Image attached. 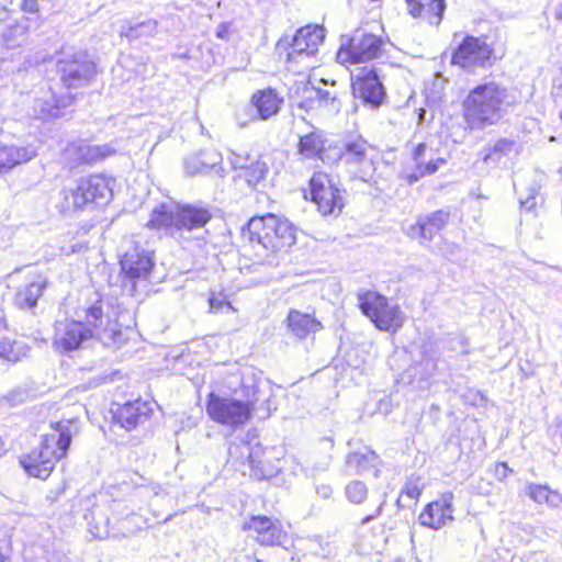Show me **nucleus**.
I'll return each instance as SVG.
<instances>
[{
	"instance_id": "1",
	"label": "nucleus",
	"mask_w": 562,
	"mask_h": 562,
	"mask_svg": "<svg viewBox=\"0 0 562 562\" xmlns=\"http://www.w3.org/2000/svg\"><path fill=\"white\" fill-rule=\"evenodd\" d=\"M115 312L102 300L83 308L82 319H63L54 325L53 348L58 352L78 350L92 338L109 348H120L126 341Z\"/></svg>"
},
{
	"instance_id": "2",
	"label": "nucleus",
	"mask_w": 562,
	"mask_h": 562,
	"mask_svg": "<svg viewBox=\"0 0 562 562\" xmlns=\"http://www.w3.org/2000/svg\"><path fill=\"white\" fill-rule=\"evenodd\" d=\"M514 101L508 89L496 82L481 83L470 90L463 100V117L471 131H483L497 124Z\"/></svg>"
},
{
	"instance_id": "3",
	"label": "nucleus",
	"mask_w": 562,
	"mask_h": 562,
	"mask_svg": "<svg viewBox=\"0 0 562 562\" xmlns=\"http://www.w3.org/2000/svg\"><path fill=\"white\" fill-rule=\"evenodd\" d=\"M78 431L75 419L52 424V432L45 435L38 450L21 459V465L29 475L45 480L54 470L58 460L67 452L72 436Z\"/></svg>"
},
{
	"instance_id": "4",
	"label": "nucleus",
	"mask_w": 562,
	"mask_h": 562,
	"mask_svg": "<svg viewBox=\"0 0 562 562\" xmlns=\"http://www.w3.org/2000/svg\"><path fill=\"white\" fill-rule=\"evenodd\" d=\"M325 38V29L319 25H306L296 31L292 40L281 38L277 50L286 52V68L293 72H304L317 65L316 55Z\"/></svg>"
},
{
	"instance_id": "5",
	"label": "nucleus",
	"mask_w": 562,
	"mask_h": 562,
	"mask_svg": "<svg viewBox=\"0 0 562 562\" xmlns=\"http://www.w3.org/2000/svg\"><path fill=\"white\" fill-rule=\"evenodd\" d=\"M59 209L64 213L83 210L89 204L105 203L112 198L110 180L100 175L80 179L74 187L65 188Z\"/></svg>"
},
{
	"instance_id": "6",
	"label": "nucleus",
	"mask_w": 562,
	"mask_h": 562,
	"mask_svg": "<svg viewBox=\"0 0 562 562\" xmlns=\"http://www.w3.org/2000/svg\"><path fill=\"white\" fill-rule=\"evenodd\" d=\"M358 302L361 312L380 330L395 333L403 326L402 311L398 305L391 304L385 296L374 291H368L358 295Z\"/></svg>"
},
{
	"instance_id": "7",
	"label": "nucleus",
	"mask_w": 562,
	"mask_h": 562,
	"mask_svg": "<svg viewBox=\"0 0 562 562\" xmlns=\"http://www.w3.org/2000/svg\"><path fill=\"white\" fill-rule=\"evenodd\" d=\"M254 402H243L233 397H222L210 394L206 403V412L212 420L236 428L244 425L251 417Z\"/></svg>"
},
{
	"instance_id": "8",
	"label": "nucleus",
	"mask_w": 562,
	"mask_h": 562,
	"mask_svg": "<svg viewBox=\"0 0 562 562\" xmlns=\"http://www.w3.org/2000/svg\"><path fill=\"white\" fill-rule=\"evenodd\" d=\"M57 71L64 87L80 88L87 86L95 75V65L86 52L64 54L57 63Z\"/></svg>"
},
{
	"instance_id": "9",
	"label": "nucleus",
	"mask_w": 562,
	"mask_h": 562,
	"mask_svg": "<svg viewBox=\"0 0 562 562\" xmlns=\"http://www.w3.org/2000/svg\"><path fill=\"white\" fill-rule=\"evenodd\" d=\"M382 44V40L373 34L357 32L347 44H341L337 59L341 64L369 61L380 55Z\"/></svg>"
},
{
	"instance_id": "10",
	"label": "nucleus",
	"mask_w": 562,
	"mask_h": 562,
	"mask_svg": "<svg viewBox=\"0 0 562 562\" xmlns=\"http://www.w3.org/2000/svg\"><path fill=\"white\" fill-rule=\"evenodd\" d=\"M493 49L482 38L467 36L452 55V64L474 70L491 66Z\"/></svg>"
},
{
	"instance_id": "11",
	"label": "nucleus",
	"mask_w": 562,
	"mask_h": 562,
	"mask_svg": "<svg viewBox=\"0 0 562 562\" xmlns=\"http://www.w3.org/2000/svg\"><path fill=\"white\" fill-rule=\"evenodd\" d=\"M312 200L323 215L339 214L344 207L340 191L325 173H315L311 179Z\"/></svg>"
},
{
	"instance_id": "12",
	"label": "nucleus",
	"mask_w": 562,
	"mask_h": 562,
	"mask_svg": "<svg viewBox=\"0 0 562 562\" xmlns=\"http://www.w3.org/2000/svg\"><path fill=\"white\" fill-rule=\"evenodd\" d=\"M323 133L314 131L300 138L299 154L306 159H319L325 164H334L338 160L341 149L326 145Z\"/></svg>"
},
{
	"instance_id": "13",
	"label": "nucleus",
	"mask_w": 562,
	"mask_h": 562,
	"mask_svg": "<svg viewBox=\"0 0 562 562\" xmlns=\"http://www.w3.org/2000/svg\"><path fill=\"white\" fill-rule=\"evenodd\" d=\"M453 494L447 492L441 496L429 503L419 515V522L422 526L439 530L448 522L453 520Z\"/></svg>"
},
{
	"instance_id": "14",
	"label": "nucleus",
	"mask_w": 562,
	"mask_h": 562,
	"mask_svg": "<svg viewBox=\"0 0 562 562\" xmlns=\"http://www.w3.org/2000/svg\"><path fill=\"white\" fill-rule=\"evenodd\" d=\"M244 529L251 531L263 546H279L286 536L281 522L267 516H252L244 524Z\"/></svg>"
},
{
	"instance_id": "15",
	"label": "nucleus",
	"mask_w": 562,
	"mask_h": 562,
	"mask_svg": "<svg viewBox=\"0 0 562 562\" xmlns=\"http://www.w3.org/2000/svg\"><path fill=\"white\" fill-rule=\"evenodd\" d=\"M273 452V449L263 448L259 443L249 449L248 460L251 477L258 481L270 480L280 472L278 459Z\"/></svg>"
},
{
	"instance_id": "16",
	"label": "nucleus",
	"mask_w": 562,
	"mask_h": 562,
	"mask_svg": "<svg viewBox=\"0 0 562 562\" xmlns=\"http://www.w3.org/2000/svg\"><path fill=\"white\" fill-rule=\"evenodd\" d=\"M178 222V204L166 202L156 205L150 214L147 227L162 231L166 235L181 239V232Z\"/></svg>"
},
{
	"instance_id": "17",
	"label": "nucleus",
	"mask_w": 562,
	"mask_h": 562,
	"mask_svg": "<svg viewBox=\"0 0 562 562\" xmlns=\"http://www.w3.org/2000/svg\"><path fill=\"white\" fill-rule=\"evenodd\" d=\"M353 94L372 108L379 106L384 98V89L374 70H364L352 82Z\"/></svg>"
},
{
	"instance_id": "18",
	"label": "nucleus",
	"mask_w": 562,
	"mask_h": 562,
	"mask_svg": "<svg viewBox=\"0 0 562 562\" xmlns=\"http://www.w3.org/2000/svg\"><path fill=\"white\" fill-rule=\"evenodd\" d=\"M449 220V213L436 211L430 215L420 217L416 224L407 229V235L417 239L420 244H427L446 226Z\"/></svg>"
},
{
	"instance_id": "19",
	"label": "nucleus",
	"mask_w": 562,
	"mask_h": 562,
	"mask_svg": "<svg viewBox=\"0 0 562 562\" xmlns=\"http://www.w3.org/2000/svg\"><path fill=\"white\" fill-rule=\"evenodd\" d=\"M321 82L325 88H305L307 100L299 102V106L306 110L314 109L316 106H325L329 108L330 111L338 112L340 110V102L338 100L336 82L331 81L328 83V81L324 79H322Z\"/></svg>"
},
{
	"instance_id": "20",
	"label": "nucleus",
	"mask_w": 562,
	"mask_h": 562,
	"mask_svg": "<svg viewBox=\"0 0 562 562\" xmlns=\"http://www.w3.org/2000/svg\"><path fill=\"white\" fill-rule=\"evenodd\" d=\"M271 227L278 233L277 250L290 247L295 243V228L286 218L278 217L274 214L255 217V228L271 231Z\"/></svg>"
},
{
	"instance_id": "21",
	"label": "nucleus",
	"mask_w": 562,
	"mask_h": 562,
	"mask_svg": "<svg viewBox=\"0 0 562 562\" xmlns=\"http://www.w3.org/2000/svg\"><path fill=\"white\" fill-rule=\"evenodd\" d=\"M156 403L150 401L136 400L124 404L117 411V420L127 430L134 429L145 423L154 412Z\"/></svg>"
},
{
	"instance_id": "22",
	"label": "nucleus",
	"mask_w": 562,
	"mask_h": 562,
	"mask_svg": "<svg viewBox=\"0 0 562 562\" xmlns=\"http://www.w3.org/2000/svg\"><path fill=\"white\" fill-rule=\"evenodd\" d=\"M154 266L151 255L145 250L127 251L121 259L122 271L132 280L145 279Z\"/></svg>"
},
{
	"instance_id": "23",
	"label": "nucleus",
	"mask_w": 562,
	"mask_h": 562,
	"mask_svg": "<svg viewBox=\"0 0 562 562\" xmlns=\"http://www.w3.org/2000/svg\"><path fill=\"white\" fill-rule=\"evenodd\" d=\"M72 101L74 97L69 93L57 98L55 93L49 90L34 100L33 112L37 119L43 121L55 119L58 116L59 110L69 106Z\"/></svg>"
},
{
	"instance_id": "24",
	"label": "nucleus",
	"mask_w": 562,
	"mask_h": 562,
	"mask_svg": "<svg viewBox=\"0 0 562 562\" xmlns=\"http://www.w3.org/2000/svg\"><path fill=\"white\" fill-rule=\"evenodd\" d=\"M210 211L196 205H179L178 204V222L177 225L181 232V239L184 238V232H191L203 227L211 220Z\"/></svg>"
},
{
	"instance_id": "25",
	"label": "nucleus",
	"mask_w": 562,
	"mask_h": 562,
	"mask_svg": "<svg viewBox=\"0 0 562 562\" xmlns=\"http://www.w3.org/2000/svg\"><path fill=\"white\" fill-rule=\"evenodd\" d=\"M283 102L274 89L268 88L256 91L251 97V104L257 111L255 120L266 121L278 114Z\"/></svg>"
},
{
	"instance_id": "26",
	"label": "nucleus",
	"mask_w": 562,
	"mask_h": 562,
	"mask_svg": "<svg viewBox=\"0 0 562 562\" xmlns=\"http://www.w3.org/2000/svg\"><path fill=\"white\" fill-rule=\"evenodd\" d=\"M277 229L272 227L271 231L255 228V217L249 220L247 229L244 231V237L259 257L263 256L262 251H277Z\"/></svg>"
},
{
	"instance_id": "27",
	"label": "nucleus",
	"mask_w": 562,
	"mask_h": 562,
	"mask_svg": "<svg viewBox=\"0 0 562 562\" xmlns=\"http://www.w3.org/2000/svg\"><path fill=\"white\" fill-rule=\"evenodd\" d=\"M46 286L47 279L44 276H36L34 280L18 290L14 297L15 305L21 310H33Z\"/></svg>"
},
{
	"instance_id": "28",
	"label": "nucleus",
	"mask_w": 562,
	"mask_h": 562,
	"mask_svg": "<svg viewBox=\"0 0 562 562\" xmlns=\"http://www.w3.org/2000/svg\"><path fill=\"white\" fill-rule=\"evenodd\" d=\"M36 153L31 147L0 145V175L20 164L30 161Z\"/></svg>"
},
{
	"instance_id": "29",
	"label": "nucleus",
	"mask_w": 562,
	"mask_h": 562,
	"mask_svg": "<svg viewBox=\"0 0 562 562\" xmlns=\"http://www.w3.org/2000/svg\"><path fill=\"white\" fill-rule=\"evenodd\" d=\"M288 327L297 338L304 339L311 334L319 331L323 325L310 314L292 310L288 315Z\"/></svg>"
},
{
	"instance_id": "30",
	"label": "nucleus",
	"mask_w": 562,
	"mask_h": 562,
	"mask_svg": "<svg viewBox=\"0 0 562 562\" xmlns=\"http://www.w3.org/2000/svg\"><path fill=\"white\" fill-rule=\"evenodd\" d=\"M68 154H76L78 162L94 164L114 154V149L109 145H90L81 143L70 145L67 148Z\"/></svg>"
},
{
	"instance_id": "31",
	"label": "nucleus",
	"mask_w": 562,
	"mask_h": 562,
	"mask_svg": "<svg viewBox=\"0 0 562 562\" xmlns=\"http://www.w3.org/2000/svg\"><path fill=\"white\" fill-rule=\"evenodd\" d=\"M222 162V155L214 150H203L198 156L186 160L184 166L189 173L207 172Z\"/></svg>"
},
{
	"instance_id": "32",
	"label": "nucleus",
	"mask_w": 562,
	"mask_h": 562,
	"mask_svg": "<svg viewBox=\"0 0 562 562\" xmlns=\"http://www.w3.org/2000/svg\"><path fill=\"white\" fill-rule=\"evenodd\" d=\"M158 33V21L155 19H147L145 21L131 24L130 22L121 26L120 35L127 38L130 42L150 38Z\"/></svg>"
},
{
	"instance_id": "33",
	"label": "nucleus",
	"mask_w": 562,
	"mask_h": 562,
	"mask_svg": "<svg viewBox=\"0 0 562 562\" xmlns=\"http://www.w3.org/2000/svg\"><path fill=\"white\" fill-rule=\"evenodd\" d=\"M426 144H418L413 153L414 161L416 162V172L409 176V183L417 181L420 177L425 175H431L436 172L439 168V165H443L446 162L445 159L438 158L436 160L430 159L427 162L424 161V157L427 151Z\"/></svg>"
},
{
	"instance_id": "34",
	"label": "nucleus",
	"mask_w": 562,
	"mask_h": 562,
	"mask_svg": "<svg viewBox=\"0 0 562 562\" xmlns=\"http://www.w3.org/2000/svg\"><path fill=\"white\" fill-rule=\"evenodd\" d=\"M369 148L367 140L361 137L348 140L338 159H345L349 164H361L367 159Z\"/></svg>"
},
{
	"instance_id": "35",
	"label": "nucleus",
	"mask_w": 562,
	"mask_h": 562,
	"mask_svg": "<svg viewBox=\"0 0 562 562\" xmlns=\"http://www.w3.org/2000/svg\"><path fill=\"white\" fill-rule=\"evenodd\" d=\"M378 456L374 452H352L349 453L346 461L347 471L355 474H362L374 467Z\"/></svg>"
},
{
	"instance_id": "36",
	"label": "nucleus",
	"mask_w": 562,
	"mask_h": 562,
	"mask_svg": "<svg viewBox=\"0 0 562 562\" xmlns=\"http://www.w3.org/2000/svg\"><path fill=\"white\" fill-rule=\"evenodd\" d=\"M513 146L512 140L501 138L493 145L484 147L480 155L485 164L497 162L513 150Z\"/></svg>"
},
{
	"instance_id": "37",
	"label": "nucleus",
	"mask_w": 562,
	"mask_h": 562,
	"mask_svg": "<svg viewBox=\"0 0 562 562\" xmlns=\"http://www.w3.org/2000/svg\"><path fill=\"white\" fill-rule=\"evenodd\" d=\"M26 355L25 346L10 341L9 339H0V358L11 362L21 360Z\"/></svg>"
},
{
	"instance_id": "38",
	"label": "nucleus",
	"mask_w": 562,
	"mask_h": 562,
	"mask_svg": "<svg viewBox=\"0 0 562 562\" xmlns=\"http://www.w3.org/2000/svg\"><path fill=\"white\" fill-rule=\"evenodd\" d=\"M26 34V26L22 23L9 24L2 31V36L8 46L21 45Z\"/></svg>"
},
{
	"instance_id": "39",
	"label": "nucleus",
	"mask_w": 562,
	"mask_h": 562,
	"mask_svg": "<svg viewBox=\"0 0 562 562\" xmlns=\"http://www.w3.org/2000/svg\"><path fill=\"white\" fill-rule=\"evenodd\" d=\"M446 10L445 0H430L425 4L424 18L432 25H439Z\"/></svg>"
},
{
	"instance_id": "40",
	"label": "nucleus",
	"mask_w": 562,
	"mask_h": 562,
	"mask_svg": "<svg viewBox=\"0 0 562 562\" xmlns=\"http://www.w3.org/2000/svg\"><path fill=\"white\" fill-rule=\"evenodd\" d=\"M266 164L259 160L251 161L240 177L245 178L249 186H256L266 176Z\"/></svg>"
},
{
	"instance_id": "41",
	"label": "nucleus",
	"mask_w": 562,
	"mask_h": 562,
	"mask_svg": "<svg viewBox=\"0 0 562 562\" xmlns=\"http://www.w3.org/2000/svg\"><path fill=\"white\" fill-rule=\"evenodd\" d=\"M210 312L212 313H235L236 308L227 300L223 292H211L209 297Z\"/></svg>"
},
{
	"instance_id": "42",
	"label": "nucleus",
	"mask_w": 562,
	"mask_h": 562,
	"mask_svg": "<svg viewBox=\"0 0 562 562\" xmlns=\"http://www.w3.org/2000/svg\"><path fill=\"white\" fill-rule=\"evenodd\" d=\"M346 496L352 504H361L368 497V487L361 481H352L345 488Z\"/></svg>"
},
{
	"instance_id": "43",
	"label": "nucleus",
	"mask_w": 562,
	"mask_h": 562,
	"mask_svg": "<svg viewBox=\"0 0 562 562\" xmlns=\"http://www.w3.org/2000/svg\"><path fill=\"white\" fill-rule=\"evenodd\" d=\"M422 479L418 475H411L405 482L401 495L407 496L411 499L417 501L423 493V484L420 483Z\"/></svg>"
},
{
	"instance_id": "44",
	"label": "nucleus",
	"mask_w": 562,
	"mask_h": 562,
	"mask_svg": "<svg viewBox=\"0 0 562 562\" xmlns=\"http://www.w3.org/2000/svg\"><path fill=\"white\" fill-rule=\"evenodd\" d=\"M526 490L527 495L536 503L547 504L551 491L548 486L530 483Z\"/></svg>"
},
{
	"instance_id": "45",
	"label": "nucleus",
	"mask_w": 562,
	"mask_h": 562,
	"mask_svg": "<svg viewBox=\"0 0 562 562\" xmlns=\"http://www.w3.org/2000/svg\"><path fill=\"white\" fill-rule=\"evenodd\" d=\"M228 159L234 169L245 170L250 164V158L247 154L240 155L232 151Z\"/></svg>"
},
{
	"instance_id": "46",
	"label": "nucleus",
	"mask_w": 562,
	"mask_h": 562,
	"mask_svg": "<svg viewBox=\"0 0 562 562\" xmlns=\"http://www.w3.org/2000/svg\"><path fill=\"white\" fill-rule=\"evenodd\" d=\"M315 541L319 546V551L316 550L315 554L321 555L324 559H330L331 557H334L336 554V552L334 551V548H331L328 542L323 543V540L321 538H316Z\"/></svg>"
},
{
	"instance_id": "47",
	"label": "nucleus",
	"mask_w": 562,
	"mask_h": 562,
	"mask_svg": "<svg viewBox=\"0 0 562 562\" xmlns=\"http://www.w3.org/2000/svg\"><path fill=\"white\" fill-rule=\"evenodd\" d=\"M407 1V4H408V10H409V13L413 15V16H422V14L424 15V8L425 5L415 1V0H406Z\"/></svg>"
},
{
	"instance_id": "48",
	"label": "nucleus",
	"mask_w": 562,
	"mask_h": 562,
	"mask_svg": "<svg viewBox=\"0 0 562 562\" xmlns=\"http://www.w3.org/2000/svg\"><path fill=\"white\" fill-rule=\"evenodd\" d=\"M38 1L40 0H21L20 7L25 12L35 13L40 9Z\"/></svg>"
},
{
	"instance_id": "49",
	"label": "nucleus",
	"mask_w": 562,
	"mask_h": 562,
	"mask_svg": "<svg viewBox=\"0 0 562 562\" xmlns=\"http://www.w3.org/2000/svg\"><path fill=\"white\" fill-rule=\"evenodd\" d=\"M547 505L550 507H553V508L561 507L562 506V496L558 492L551 490Z\"/></svg>"
},
{
	"instance_id": "50",
	"label": "nucleus",
	"mask_w": 562,
	"mask_h": 562,
	"mask_svg": "<svg viewBox=\"0 0 562 562\" xmlns=\"http://www.w3.org/2000/svg\"><path fill=\"white\" fill-rule=\"evenodd\" d=\"M509 473L510 470L506 463L499 462L495 465V474L499 480H504Z\"/></svg>"
},
{
	"instance_id": "51",
	"label": "nucleus",
	"mask_w": 562,
	"mask_h": 562,
	"mask_svg": "<svg viewBox=\"0 0 562 562\" xmlns=\"http://www.w3.org/2000/svg\"><path fill=\"white\" fill-rule=\"evenodd\" d=\"M316 493L322 498L326 499L329 498L333 494V488L330 485L327 484H321L316 487Z\"/></svg>"
},
{
	"instance_id": "52",
	"label": "nucleus",
	"mask_w": 562,
	"mask_h": 562,
	"mask_svg": "<svg viewBox=\"0 0 562 562\" xmlns=\"http://www.w3.org/2000/svg\"><path fill=\"white\" fill-rule=\"evenodd\" d=\"M216 36L221 40L228 38V27L226 25H220L216 30Z\"/></svg>"
},
{
	"instance_id": "53",
	"label": "nucleus",
	"mask_w": 562,
	"mask_h": 562,
	"mask_svg": "<svg viewBox=\"0 0 562 562\" xmlns=\"http://www.w3.org/2000/svg\"><path fill=\"white\" fill-rule=\"evenodd\" d=\"M520 203H521V206L528 211H530L536 205L535 198H528L525 201H520Z\"/></svg>"
},
{
	"instance_id": "54",
	"label": "nucleus",
	"mask_w": 562,
	"mask_h": 562,
	"mask_svg": "<svg viewBox=\"0 0 562 562\" xmlns=\"http://www.w3.org/2000/svg\"><path fill=\"white\" fill-rule=\"evenodd\" d=\"M380 512H381V506L376 509L375 514L374 515H369V516H366L362 520H361V525H366L368 522H370L374 517L379 516L380 515Z\"/></svg>"
},
{
	"instance_id": "55",
	"label": "nucleus",
	"mask_w": 562,
	"mask_h": 562,
	"mask_svg": "<svg viewBox=\"0 0 562 562\" xmlns=\"http://www.w3.org/2000/svg\"><path fill=\"white\" fill-rule=\"evenodd\" d=\"M95 536L99 537V538H105L108 536H110V531L108 529L101 531V530H98L95 532Z\"/></svg>"
},
{
	"instance_id": "56",
	"label": "nucleus",
	"mask_w": 562,
	"mask_h": 562,
	"mask_svg": "<svg viewBox=\"0 0 562 562\" xmlns=\"http://www.w3.org/2000/svg\"><path fill=\"white\" fill-rule=\"evenodd\" d=\"M555 18L562 20V3L555 10Z\"/></svg>"
},
{
	"instance_id": "57",
	"label": "nucleus",
	"mask_w": 562,
	"mask_h": 562,
	"mask_svg": "<svg viewBox=\"0 0 562 562\" xmlns=\"http://www.w3.org/2000/svg\"><path fill=\"white\" fill-rule=\"evenodd\" d=\"M4 452V443L2 441V439L0 438V457L3 454Z\"/></svg>"
},
{
	"instance_id": "58",
	"label": "nucleus",
	"mask_w": 562,
	"mask_h": 562,
	"mask_svg": "<svg viewBox=\"0 0 562 562\" xmlns=\"http://www.w3.org/2000/svg\"><path fill=\"white\" fill-rule=\"evenodd\" d=\"M424 116H425V111L422 110V112L419 113V121H422L424 119Z\"/></svg>"
},
{
	"instance_id": "59",
	"label": "nucleus",
	"mask_w": 562,
	"mask_h": 562,
	"mask_svg": "<svg viewBox=\"0 0 562 562\" xmlns=\"http://www.w3.org/2000/svg\"><path fill=\"white\" fill-rule=\"evenodd\" d=\"M119 515H120V517H123L124 513L122 510H120Z\"/></svg>"
}]
</instances>
